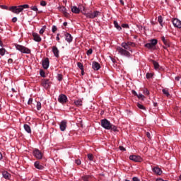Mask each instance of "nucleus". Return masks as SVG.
<instances>
[{
    "label": "nucleus",
    "instance_id": "4be33fe9",
    "mask_svg": "<svg viewBox=\"0 0 181 181\" xmlns=\"http://www.w3.org/2000/svg\"><path fill=\"white\" fill-rule=\"evenodd\" d=\"M34 166H35V168H36V169H39L40 170H43V169H45V167L43 165H40L39 161H36L34 163Z\"/></svg>",
    "mask_w": 181,
    "mask_h": 181
},
{
    "label": "nucleus",
    "instance_id": "680f3d73",
    "mask_svg": "<svg viewBox=\"0 0 181 181\" xmlns=\"http://www.w3.org/2000/svg\"><path fill=\"white\" fill-rule=\"evenodd\" d=\"M57 40L59 42L60 40V37H59V34L57 35L56 37Z\"/></svg>",
    "mask_w": 181,
    "mask_h": 181
},
{
    "label": "nucleus",
    "instance_id": "a19ab883",
    "mask_svg": "<svg viewBox=\"0 0 181 181\" xmlns=\"http://www.w3.org/2000/svg\"><path fill=\"white\" fill-rule=\"evenodd\" d=\"M146 76V78H152V77H153V74L151 73H147Z\"/></svg>",
    "mask_w": 181,
    "mask_h": 181
},
{
    "label": "nucleus",
    "instance_id": "774afa93",
    "mask_svg": "<svg viewBox=\"0 0 181 181\" xmlns=\"http://www.w3.org/2000/svg\"><path fill=\"white\" fill-rule=\"evenodd\" d=\"M63 25L64 26H67V22H64Z\"/></svg>",
    "mask_w": 181,
    "mask_h": 181
},
{
    "label": "nucleus",
    "instance_id": "39448f33",
    "mask_svg": "<svg viewBox=\"0 0 181 181\" xmlns=\"http://www.w3.org/2000/svg\"><path fill=\"white\" fill-rule=\"evenodd\" d=\"M16 49L18 50V52H21V53H24L25 54H30V49H29V48L23 45H16Z\"/></svg>",
    "mask_w": 181,
    "mask_h": 181
},
{
    "label": "nucleus",
    "instance_id": "603ef678",
    "mask_svg": "<svg viewBox=\"0 0 181 181\" xmlns=\"http://www.w3.org/2000/svg\"><path fill=\"white\" fill-rule=\"evenodd\" d=\"M33 102V99L32 98H30L28 101V104L29 105H30V104H32V103Z\"/></svg>",
    "mask_w": 181,
    "mask_h": 181
},
{
    "label": "nucleus",
    "instance_id": "ea45409f",
    "mask_svg": "<svg viewBox=\"0 0 181 181\" xmlns=\"http://www.w3.org/2000/svg\"><path fill=\"white\" fill-rule=\"evenodd\" d=\"M30 9H31V11H34L35 12H37V11H38L37 6H32L30 7Z\"/></svg>",
    "mask_w": 181,
    "mask_h": 181
},
{
    "label": "nucleus",
    "instance_id": "1a4fd4ad",
    "mask_svg": "<svg viewBox=\"0 0 181 181\" xmlns=\"http://www.w3.org/2000/svg\"><path fill=\"white\" fill-rule=\"evenodd\" d=\"M58 101L61 104H66L67 103V96L64 94H61L59 95Z\"/></svg>",
    "mask_w": 181,
    "mask_h": 181
},
{
    "label": "nucleus",
    "instance_id": "20e7f679",
    "mask_svg": "<svg viewBox=\"0 0 181 181\" xmlns=\"http://www.w3.org/2000/svg\"><path fill=\"white\" fill-rule=\"evenodd\" d=\"M158 45V40L151 39L150 40V42L145 44L144 47L147 49H150L151 50H155V46Z\"/></svg>",
    "mask_w": 181,
    "mask_h": 181
},
{
    "label": "nucleus",
    "instance_id": "4c0bfd02",
    "mask_svg": "<svg viewBox=\"0 0 181 181\" xmlns=\"http://www.w3.org/2000/svg\"><path fill=\"white\" fill-rule=\"evenodd\" d=\"M57 78L59 81H62L63 80V75H62L60 74H58L57 76Z\"/></svg>",
    "mask_w": 181,
    "mask_h": 181
},
{
    "label": "nucleus",
    "instance_id": "3c124183",
    "mask_svg": "<svg viewBox=\"0 0 181 181\" xmlns=\"http://www.w3.org/2000/svg\"><path fill=\"white\" fill-rule=\"evenodd\" d=\"M119 149L120 151H127V149H126L124 146H120L119 147Z\"/></svg>",
    "mask_w": 181,
    "mask_h": 181
},
{
    "label": "nucleus",
    "instance_id": "6e6d98bb",
    "mask_svg": "<svg viewBox=\"0 0 181 181\" xmlns=\"http://www.w3.org/2000/svg\"><path fill=\"white\" fill-rule=\"evenodd\" d=\"M8 64H12L13 63V59H11V58L8 59Z\"/></svg>",
    "mask_w": 181,
    "mask_h": 181
},
{
    "label": "nucleus",
    "instance_id": "423d86ee",
    "mask_svg": "<svg viewBox=\"0 0 181 181\" xmlns=\"http://www.w3.org/2000/svg\"><path fill=\"white\" fill-rule=\"evenodd\" d=\"M101 126L105 129H111V122L107 119H103L101 120Z\"/></svg>",
    "mask_w": 181,
    "mask_h": 181
},
{
    "label": "nucleus",
    "instance_id": "c03bdc74",
    "mask_svg": "<svg viewBox=\"0 0 181 181\" xmlns=\"http://www.w3.org/2000/svg\"><path fill=\"white\" fill-rule=\"evenodd\" d=\"M86 54L88 56H90V54H93V49H89L87 52H86Z\"/></svg>",
    "mask_w": 181,
    "mask_h": 181
},
{
    "label": "nucleus",
    "instance_id": "bf43d9fd",
    "mask_svg": "<svg viewBox=\"0 0 181 181\" xmlns=\"http://www.w3.org/2000/svg\"><path fill=\"white\" fill-rule=\"evenodd\" d=\"M175 79L176 80V81H179V80H180V76H176L175 78Z\"/></svg>",
    "mask_w": 181,
    "mask_h": 181
},
{
    "label": "nucleus",
    "instance_id": "7c9ffc66",
    "mask_svg": "<svg viewBox=\"0 0 181 181\" xmlns=\"http://www.w3.org/2000/svg\"><path fill=\"white\" fill-rule=\"evenodd\" d=\"M77 66L80 69V70H83L84 69V65H83V63L78 62Z\"/></svg>",
    "mask_w": 181,
    "mask_h": 181
},
{
    "label": "nucleus",
    "instance_id": "13d9d810",
    "mask_svg": "<svg viewBox=\"0 0 181 181\" xmlns=\"http://www.w3.org/2000/svg\"><path fill=\"white\" fill-rule=\"evenodd\" d=\"M132 94H134V95H138V93H136V91H135V90H132Z\"/></svg>",
    "mask_w": 181,
    "mask_h": 181
},
{
    "label": "nucleus",
    "instance_id": "de8ad7c7",
    "mask_svg": "<svg viewBox=\"0 0 181 181\" xmlns=\"http://www.w3.org/2000/svg\"><path fill=\"white\" fill-rule=\"evenodd\" d=\"M143 93L146 95H149V90L148 89H146V88L144 90Z\"/></svg>",
    "mask_w": 181,
    "mask_h": 181
},
{
    "label": "nucleus",
    "instance_id": "cd10ccee",
    "mask_svg": "<svg viewBox=\"0 0 181 181\" xmlns=\"http://www.w3.org/2000/svg\"><path fill=\"white\" fill-rule=\"evenodd\" d=\"M162 92L166 97H169L170 95V93H169V89L168 88L163 89Z\"/></svg>",
    "mask_w": 181,
    "mask_h": 181
},
{
    "label": "nucleus",
    "instance_id": "58836bf2",
    "mask_svg": "<svg viewBox=\"0 0 181 181\" xmlns=\"http://www.w3.org/2000/svg\"><path fill=\"white\" fill-rule=\"evenodd\" d=\"M110 129L112 131H114V132H117V131H118V129H117V127L112 124H111Z\"/></svg>",
    "mask_w": 181,
    "mask_h": 181
},
{
    "label": "nucleus",
    "instance_id": "f3484780",
    "mask_svg": "<svg viewBox=\"0 0 181 181\" xmlns=\"http://www.w3.org/2000/svg\"><path fill=\"white\" fill-rule=\"evenodd\" d=\"M92 69H93L94 70H95L96 71L100 70V69H101V65H100V64L97 62H93L92 63Z\"/></svg>",
    "mask_w": 181,
    "mask_h": 181
},
{
    "label": "nucleus",
    "instance_id": "e433bc0d",
    "mask_svg": "<svg viewBox=\"0 0 181 181\" xmlns=\"http://www.w3.org/2000/svg\"><path fill=\"white\" fill-rule=\"evenodd\" d=\"M37 110L39 111L42 108V103L40 102H37Z\"/></svg>",
    "mask_w": 181,
    "mask_h": 181
},
{
    "label": "nucleus",
    "instance_id": "5701e85b",
    "mask_svg": "<svg viewBox=\"0 0 181 181\" xmlns=\"http://www.w3.org/2000/svg\"><path fill=\"white\" fill-rule=\"evenodd\" d=\"M71 11L73 13H80V8L76 6H71Z\"/></svg>",
    "mask_w": 181,
    "mask_h": 181
},
{
    "label": "nucleus",
    "instance_id": "c85d7f7f",
    "mask_svg": "<svg viewBox=\"0 0 181 181\" xmlns=\"http://www.w3.org/2000/svg\"><path fill=\"white\" fill-rule=\"evenodd\" d=\"M158 22L159 23L160 26L163 27V18L162 17V16H159L158 17Z\"/></svg>",
    "mask_w": 181,
    "mask_h": 181
},
{
    "label": "nucleus",
    "instance_id": "a18cd8bd",
    "mask_svg": "<svg viewBox=\"0 0 181 181\" xmlns=\"http://www.w3.org/2000/svg\"><path fill=\"white\" fill-rule=\"evenodd\" d=\"M40 5H41V6H46V5H47V3H46L45 1L42 0L40 1Z\"/></svg>",
    "mask_w": 181,
    "mask_h": 181
},
{
    "label": "nucleus",
    "instance_id": "f03ea898",
    "mask_svg": "<svg viewBox=\"0 0 181 181\" xmlns=\"http://www.w3.org/2000/svg\"><path fill=\"white\" fill-rule=\"evenodd\" d=\"M83 15L86 16V18L88 19H95V18H98V16H101V12L98 11H90L89 12L86 13V7H83Z\"/></svg>",
    "mask_w": 181,
    "mask_h": 181
},
{
    "label": "nucleus",
    "instance_id": "c756f323",
    "mask_svg": "<svg viewBox=\"0 0 181 181\" xmlns=\"http://www.w3.org/2000/svg\"><path fill=\"white\" fill-rule=\"evenodd\" d=\"M137 107L138 108H139L140 110H146V109L145 108V106H144L142 104L138 103H137Z\"/></svg>",
    "mask_w": 181,
    "mask_h": 181
},
{
    "label": "nucleus",
    "instance_id": "6e6552de",
    "mask_svg": "<svg viewBox=\"0 0 181 181\" xmlns=\"http://www.w3.org/2000/svg\"><path fill=\"white\" fill-rule=\"evenodd\" d=\"M42 86L47 90V88H50V80L47 78H44L42 80Z\"/></svg>",
    "mask_w": 181,
    "mask_h": 181
},
{
    "label": "nucleus",
    "instance_id": "79ce46f5",
    "mask_svg": "<svg viewBox=\"0 0 181 181\" xmlns=\"http://www.w3.org/2000/svg\"><path fill=\"white\" fill-rule=\"evenodd\" d=\"M57 30V27L56 25H53L52 28V33H55Z\"/></svg>",
    "mask_w": 181,
    "mask_h": 181
},
{
    "label": "nucleus",
    "instance_id": "8fccbe9b",
    "mask_svg": "<svg viewBox=\"0 0 181 181\" xmlns=\"http://www.w3.org/2000/svg\"><path fill=\"white\" fill-rule=\"evenodd\" d=\"M40 75L41 76V77H45V74L43 70L40 71Z\"/></svg>",
    "mask_w": 181,
    "mask_h": 181
},
{
    "label": "nucleus",
    "instance_id": "c9c22d12",
    "mask_svg": "<svg viewBox=\"0 0 181 181\" xmlns=\"http://www.w3.org/2000/svg\"><path fill=\"white\" fill-rule=\"evenodd\" d=\"M45 30H46V25H44V26L40 30V35H43V33H45Z\"/></svg>",
    "mask_w": 181,
    "mask_h": 181
},
{
    "label": "nucleus",
    "instance_id": "09e8293b",
    "mask_svg": "<svg viewBox=\"0 0 181 181\" xmlns=\"http://www.w3.org/2000/svg\"><path fill=\"white\" fill-rule=\"evenodd\" d=\"M138 98L141 100H144V98H145V96H144V95H142V93H139V95H137Z\"/></svg>",
    "mask_w": 181,
    "mask_h": 181
},
{
    "label": "nucleus",
    "instance_id": "bb28decb",
    "mask_svg": "<svg viewBox=\"0 0 181 181\" xmlns=\"http://www.w3.org/2000/svg\"><path fill=\"white\" fill-rule=\"evenodd\" d=\"M153 64L154 66L155 70H159L160 66L159 65V63L156 61H153Z\"/></svg>",
    "mask_w": 181,
    "mask_h": 181
},
{
    "label": "nucleus",
    "instance_id": "864d4df0",
    "mask_svg": "<svg viewBox=\"0 0 181 181\" xmlns=\"http://www.w3.org/2000/svg\"><path fill=\"white\" fill-rule=\"evenodd\" d=\"M12 22H13V23H16V22H18V18L13 17V18H12Z\"/></svg>",
    "mask_w": 181,
    "mask_h": 181
},
{
    "label": "nucleus",
    "instance_id": "dca6fc26",
    "mask_svg": "<svg viewBox=\"0 0 181 181\" xmlns=\"http://www.w3.org/2000/svg\"><path fill=\"white\" fill-rule=\"evenodd\" d=\"M161 40L165 45V47H163V49H168V47H170V43L169 42V40H166L165 37H161Z\"/></svg>",
    "mask_w": 181,
    "mask_h": 181
},
{
    "label": "nucleus",
    "instance_id": "49530a36",
    "mask_svg": "<svg viewBox=\"0 0 181 181\" xmlns=\"http://www.w3.org/2000/svg\"><path fill=\"white\" fill-rule=\"evenodd\" d=\"M122 28L124 29H129V25L128 24H122Z\"/></svg>",
    "mask_w": 181,
    "mask_h": 181
},
{
    "label": "nucleus",
    "instance_id": "ddd939ff",
    "mask_svg": "<svg viewBox=\"0 0 181 181\" xmlns=\"http://www.w3.org/2000/svg\"><path fill=\"white\" fill-rule=\"evenodd\" d=\"M50 64V62L49 61V58H45L43 61H42V67L43 69H45V70H47L49 69V66Z\"/></svg>",
    "mask_w": 181,
    "mask_h": 181
},
{
    "label": "nucleus",
    "instance_id": "412c9836",
    "mask_svg": "<svg viewBox=\"0 0 181 181\" xmlns=\"http://www.w3.org/2000/svg\"><path fill=\"white\" fill-rule=\"evenodd\" d=\"M33 37L35 42H42V38L40 37V35H39V34L33 33Z\"/></svg>",
    "mask_w": 181,
    "mask_h": 181
},
{
    "label": "nucleus",
    "instance_id": "37998d69",
    "mask_svg": "<svg viewBox=\"0 0 181 181\" xmlns=\"http://www.w3.org/2000/svg\"><path fill=\"white\" fill-rule=\"evenodd\" d=\"M75 163L78 165H81V159H76L75 160Z\"/></svg>",
    "mask_w": 181,
    "mask_h": 181
},
{
    "label": "nucleus",
    "instance_id": "5fc2aeb1",
    "mask_svg": "<svg viewBox=\"0 0 181 181\" xmlns=\"http://www.w3.org/2000/svg\"><path fill=\"white\" fill-rule=\"evenodd\" d=\"M132 180H133V181H141V180H139V178H138V177H134L132 178Z\"/></svg>",
    "mask_w": 181,
    "mask_h": 181
},
{
    "label": "nucleus",
    "instance_id": "2eb2a0df",
    "mask_svg": "<svg viewBox=\"0 0 181 181\" xmlns=\"http://www.w3.org/2000/svg\"><path fill=\"white\" fill-rule=\"evenodd\" d=\"M59 128L62 132L66 131V128H67V122L66 120L62 121L59 124Z\"/></svg>",
    "mask_w": 181,
    "mask_h": 181
},
{
    "label": "nucleus",
    "instance_id": "6ab92c4d",
    "mask_svg": "<svg viewBox=\"0 0 181 181\" xmlns=\"http://www.w3.org/2000/svg\"><path fill=\"white\" fill-rule=\"evenodd\" d=\"M64 36H65V40H66L68 43H71V42H73V36H71L70 33H65Z\"/></svg>",
    "mask_w": 181,
    "mask_h": 181
},
{
    "label": "nucleus",
    "instance_id": "4d7b16f0",
    "mask_svg": "<svg viewBox=\"0 0 181 181\" xmlns=\"http://www.w3.org/2000/svg\"><path fill=\"white\" fill-rule=\"evenodd\" d=\"M146 136L148 138V139H151V133H149V132H146Z\"/></svg>",
    "mask_w": 181,
    "mask_h": 181
},
{
    "label": "nucleus",
    "instance_id": "f8f14e48",
    "mask_svg": "<svg viewBox=\"0 0 181 181\" xmlns=\"http://www.w3.org/2000/svg\"><path fill=\"white\" fill-rule=\"evenodd\" d=\"M1 175L4 179H6V180H11V175L8 171L6 170L2 171Z\"/></svg>",
    "mask_w": 181,
    "mask_h": 181
},
{
    "label": "nucleus",
    "instance_id": "4468645a",
    "mask_svg": "<svg viewBox=\"0 0 181 181\" xmlns=\"http://www.w3.org/2000/svg\"><path fill=\"white\" fill-rule=\"evenodd\" d=\"M58 9L59 12H62L66 18H69V13H67V9L65 6H59Z\"/></svg>",
    "mask_w": 181,
    "mask_h": 181
},
{
    "label": "nucleus",
    "instance_id": "2f4dec72",
    "mask_svg": "<svg viewBox=\"0 0 181 181\" xmlns=\"http://www.w3.org/2000/svg\"><path fill=\"white\" fill-rule=\"evenodd\" d=\"M5 53H6V49H5V48L0 49V54L1 56H5Z\"/></svg>",
    "mask_w": 181,
    "mask_h": 181
},
{
    "label": "nucleus",
    "instance_id": "aec40b11",
    "mask_svg": "<svg viewBox=\"0 0 181 181\" xmlns=\"http://www.w3.org/2000/svg\"><path fill=\"white\" fill-rule=\"evenodd\" d=\"M152 170L156 175H158V176H160V175H162V170L159 168V167H154L153 168H152Z\"/></svg>",
    "mask_w": 181,
    "mask_h": 181
},
{
    "label": "nucleus",
    "instance_id": "9d476101",
    "mask_svg": "<svg viewBox=\"0 0 181 181\" xmlns=\"http://www.w3.org/2000/svg\"><path fill=\"white\" fill-rule=\"evenodd\" d=\"M172 22L175 28H178V29H181V21L179 19L173 18Z\"/></svg>",
    "mask_w": 181,
    "mask_h": 181
},
{
    "label": "nucleus",
    "instance_id": "69168bd1",
    "mask_svg": "<svg viewBox=\"0 0 181 181\" xmlns=\"http://www.w3.org/2000/svg\"><path fill=\"white\" fill-rule=\"evenodd\" d=\"M153 106L154 107H158V103H153Z\"/></svg>",
    "mask_w": 181,
    "mask_h": 181
},
{
    "label": "nucleus",
    "instance_id": "0eeeda50",
    "mask_svg": "<svg viewBox=\"0 0 181 181\" xmlns=\"http://www.w3.org/2000/svg\"><path fill=\"white\" fill-rule=\"evenodd\" d=\"M33 153L36 159H42V158H43V154H42V151L39 149H35Z\"/></svg>",
    "mask_w": 181,
    "mask_h": 181
},
{
    "label": "nucleus",
    "instance_id": "a878e982",
    "mask_svg": "<svg viewBox=\"0 0 181 181\" xmlns=\"http://www.w3.org/2000/svg\"><path fill=\"white\" fill-rule=\"evenodd\" d=\"M74 104L75 105H76V107H81V105H83V100H81V99L75 100Z\"/></svg>",
    "mask_w": 181,
    "mask_h": 181
},
{
    "label": "nucleus",
    "instance_id": "f257e3e1",
    "mask_svg": "<svg viewBox=\"0 0 181 181\" xmlns=\"http://www.w3.org/2000/svg\"><path fill=\"white\" fill-rule=\"evenodd\" d=\"M121 46L122 47H117V52H118V54H121V56H125V57H131V53H129V52H132V49H131L128 42H122ZM127 50H129V52Z\"/></svg>",
    "mask_w": 181,
    "mask_h": 181
},
{
    "label": "nucleus",
    "instance_id": "0e129e2a",
    "mask_svg": "<svg viewBox=\"0 0 181 181\" xmlns=\"http://www.w3.org/2000/svg\"><path fill=\"white\" fill-rule=\"evenodd\" d=\"M156 181H164V180L162 179V178H158V179L156 180Z\"/></svg>",
    "mask_w": 181,
    "mask_h": 181
},
{
    "label": "nucleus",
    "instance_id": "b1692460",
    "mask_svg": "<svg viewBox=\"0 0 181 181\" xmlns=\"http://www.w3.org/2000/svg\"><path fill=\"white\" fill-rule=\"evenodd\" d=\"M24 129L28 132V134H32V129H30V126L28 124H24Z\"/></svg>",
    "mask_w": 181,
    "mask_h": 181
},
{
    "label": "nucleus",
    "instance_id": "052dcab7",
    "mask_svg": "<svg viewBox=\"0 0 181 181\" xmlns=\"http://www.w3.org/2000/svg\"><path fill=\"white\" fill-rule=\"evenodd\" d=\"M4 159V156H2V153L0 152V160H2Z\"/></svg>",
    "mask_w": 181,
    "mask_h": 181
},
{
    "label": "nucleus",
    "instance_id": "72a5a7b5",
    "mask_svg": "<svg viewBox=\"0 0 181 181\" xmlns=\"http://www.w3.org/2000/svg\"><path fill=\"white\" fill-rule=\"evenodd\" d=\"M88 159L90 161L93 162V160H94V156H93V154H88Z\"/></svg>",
    "mask_w": 181,
    "mask_h": 181
},
{
    "label": "nucleus",
    "instance_id": "473e14b6",
    "mask_svg": "<svg viewBox=\"0 0 181 181\" xmlns=\"http://www.w3.org/2000/svg\"><path fill=\"white\" fill-rule=\"evenodd\" d=\"M90 175H83L82 176L81 179L82 180L84 181H88V179H90Z\"/></svg>",
    "mask_w": 181,
    "mask_h": 181
},
{
    "label": "nucleus",
    "instance_id": "f704fd0d",
    "mask_svg": "<svg viewBox=\"0 0 181 181\" xmlns=\"http://www.w3.org/2000/svg\"><path fill=\"white\" fill-rule=\"evenodd\" d=\"M127 45H129V47H135L136 46V44L132 42H127Z\"/></svg>",
    "mask_w": 181,
    "mask_h": 181
},
{
    "label": "nucleus",
    "instance_id": "393cba45",
    "mask_svg": "<svg viewBox=\"0 0 181 181\" xmlns=\"http://www.w3.org/2000/svg\"><path fill=\"white\" fill-rule=\"evenodd\" d=\"M114 26L117 30H122V27L120 26L119 24H118V22H117V21H114Z\"/></svg>",
    "mask_w": 181,
    "mask_h": 181
},
{
    "label": "nucleus",
    "instance_id": "7ed1b4c3",
    "mask_svg": "<svg viewBox=\"0 0 181 181\" xmlns=\"http://www.w3.org/2000/svg\"><path fill=\"white\" fill-rule=\"evenodd\" d=\"M29 8L28 4L20 5V6H13L9 7L8 11L13 12V13H16V15H19L21 12L23 11V9H28Z\"/></svg>",
    "mask_w": 181,
    "mask_h": 181
},
{
    "label": "nucleus",
    "instance_id": "e2e57ef3",
    "mask_svg": "<svg viewBox=\"0 0 181 181\" xmlns=\"http://www.w3.org/2000/svg\"><path fill=\"white\" fill-rule=\"evenodd\" d=\"M1 8L3 9H8V6H1Z\"/></svg>",
    "mask_w": 181,
    "mask_h": 181
},
{
    "label": "nucleus",
    "instance_id": "a211bd4d",
    "mask_svg": "<svg viewBox=\"0 0 181 181\" xmlns=\"http://www.w3.org/2000/svg\"><path fill=\"white\" fill-rule=\"evenodd\" d=\"M52 52H53L55 57H59V54L60 53V51H59V48H57V47L53 46Z\"/></svg>",
    "mask_w": 181,
    "mask_h": 181
},
{
    "label": "nucleus",
    "instance_id": "9b49d317",
    "mask_svg": "<svg viewBox=\"0 0 181 181\" xmlns=\"http://www.w3.org/2000/svg\"><path fill=\"white\" fill-rule=\"evenodd\" d=\"M129 159L130 160H133V162H142V158L139 156H130Z\"/></svg>",
    "mask_w": 181,
    "mask_h": 181
},
{
    "label": "nucleus",
    "instance_id": "338daca9",
    "mask_svg": "<svg viewBox=\"0 0 181 181\" xmlns=\"http://www.w3.org/2000/svg\"><path fill=\"white\" fill-rule=\"evenodd\" d=\"M119 2H120V4H121V5H124V1L119 0Z\"/></svg>",
    "mask_w": 181,
    "mask_h": 181
}]
</instances>
